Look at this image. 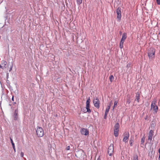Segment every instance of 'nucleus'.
I'll return each instance as SVG.
<instances>
[{"mask_svg": "<svg viewBox=\"0 0 160 160\" xmlns=\"http://www.w3.org/2000/svg\"><path fill=\"white\" fill-rule=\"evenodd\" d=\"M155 52V49L152 47L148 49L147 53L149 59H152L153 57H154Z\"/></svg>", "mask_w": 160, "mask_h": 160, "instance_id": "1", "label": "nucleus"}, {"mask_svg": "<svg viewBox=\"0 0 160 160\" xmlns=\"http://www.w3.org/2000/svg\"><path fill=\"white\" fill-rule=\"evenodd\" d=\"M37 134L38 137H41L44 135V131L41 127H38L36 129Z\"/></svg>", "mask_w": 160, "mask_h": 160, "instance_id": "2", "label": "nucleus"}, {"mask_svg": "<svg viewBox=\"0 0 160 160\" xmlns=\"http://www.w3.org/2000/svg\"><path fill=\"white\" fill-rule=\"evenodd\" d=\"M123 141L125 143L128 142L129 137V133L128 131L125 132L123 134Z\"/></svg>", "mask_w": 160, "mask_h": 160, "instance_id": "3", "label": "nucleus"}, {"mask_svg": "<svg viewBox=\"0 0 160 160\" xmlns=\"http://www.w3.org/2000/svg\"><path fill=\"white\" fill-rule=\"evenodd\" d=\"M113 144H111L109 146L108 150V153L110 156H112L113 153Z\"/></svg>", "mask_w": 160, "mask_h": 160, "instance_id": "4", "label": "nucleus"}, {"mask_svg": "<svg viewBox=\"0 0 160 160\" xmlns=\"http://www.w3.org/2000/svg\"><path fill=\"white\" fill-rule=\"evenodd\" d=\"M116 13L117 14V18L118 21H120L121 18V8L118 7L116 10Z\"/></svg>", "mask_w": 160, "mask_h": 160, "instance_id": "5", "label": "nucleus"}, {"mask_svg": "<svg viewBox=\"0 0 160 160\" xmlns=\"http://www.w3.org/2000/svg\"><path fill=\"white\" fill-rule=\"evenodd\" d=\"M80 132L82 135L85 136L88 135L89 134V131L87 128H82L80 129Z\"/></svg>", "mask_w": 160, "mask_h": 160, "instance_id": "6", "label": "nucleus"}, {"mask_svg": "<svg viewBox=\"0 0 160 160\" xmlns=\"http://www.w3.org/2000/svg\"><path fill=\"white\" fill-rule=\"evenodd\" d=\"M93 103L94 106L98 109L100 107V101L99 99L96 98L94 99Z\"/></svg>", "mask_w": 160, "mask_h": 160, "instance_id": "7", "label": "nucleus"}, {"mask_svg": "<svg viewBox=\"0 0 160 160\" xmlns=\"http://www.w3.org/2000/svg\"><path fill=\"white\" fill-rule=\"evenodd\" d=\"M153 131L152 130H151L149 132L148 140L150 141V142L152 141V137L153 135Z\"/></svg>", "mask_w": 160, "mask_h": 160, "instance_id": "8", "label": "nucleus"}, {"mask_svg": "<svg viewBox=\"0 0 160 160\" xmlns=\"http://www.w3.org/2000/svg\"><path fill=\"white\" fill-rule=\"evenodd\" d=\"M13 116L14 120H17L18 119V110L17 109H16L15 110Z\"/></svg>", "mask_w": 160, "mask_h": 160, "instance_id": "9", "label": "nucleus"}, {"mask_svg": "<svg viewBox=\"0 0 160 160\" xmlns=\"http://www.w3.org/2000/svg\"><path fill=\"white\" fill-rule=\"evenodd\" d=\"M1 64L3 67L4 68H7V62L5 60H2L1 61Z\"/></svg>", "mask_w": 160, "mask_h": 160, "instance_id": "10", "label": "nucleus"}, {"mask_svg": "<svg viewBox=\"0 0 160 160\" xmlns=\"http://www.w3.org/2000/svg\"><path fill=\"white\" fill-rule=\"evenodd\" d=\"M140 94L139 93H137L136 96V99L135 101L137 102H139V100L140 98Z\"/></svg>", "mask_w": 160, "mask_h": 160, "instance_id": "11", "label": "nucleus"}, {"mask_svg": "<svg viewBox=\"0 0 160 160\" xmlns=\"http://www.w3.org/2000/svg\"><path fill=\"white\" fill-rule=\"evenodd\" d=\"M151 109H152L155 112L157 113V112L158 108L157 106H153L152 107H151Z\"/></svg>", "mask_w": 160, "mask_h": 160, "instance_id": "12", "label": "nucleus"}, {"mask_svg": "<svg viewBox=\"0 0 160 160\" xmlns=\"http://www.w3.org/2000/svg\"><path fill=\"white\" fill-rule=\"evenodd\" d=\"M111 102H111L110 104L108 105L107 108H106L105 113H108L110 108Z\"/></svg>", "mask_w": 160, "mask_h": 160, "instance_id": "13", "label": "nucleus"}, {"mask_svg": "<svg viewBox=\"0 0 160 160\" xmlns=\"http://www.w3.org/2000/svg\"><path fill=\"white\" fill-rule=\"evenodd\" d=\"M86 109H87V111L86 112H84V113H86L87 112L88 113H90L91 112V110L90 109V106H86Z\"/></svg>", "mask_w": 160, "mask_h": 160, "instance_id": "14", "label": "nucleus"}, {"mask_svg": "<svg viewBox=\"0 0 160 160\" xmlns=\"http://www.w3.org/2000/svg\"><path fill=\"white\" fill-rule=\"evenodd\" d=\"M10 139L11 143L12 144V146L13 148V149H14V152H16V149H15V146L14 143V142H13V141L11 137H10Z\"/></svg>", "mask_w": 160, "mask_h": 160, "instance_id": "15", "label": "nucleus"}, {"mask_svg": "<svg viewBox=\"0 0 160 160\" xmlns=\"http://www.w3.org/2000/svg\"><path fill=\"white\" fill-rule=\"evenodd\" d=\"M127 38V34L126 33H124L122 35L121 39L125 41Z\"/></svg>", "mask_w": 160, "mask_h": 160, "instance_id": "16", "label": "nucleus"}, {"mask_svg": "<svg viewBox=\"0 0 160 160\" xmlns=\"http://www.w3.org/2000/svg\"><path fill=\"white\" fill-rule=\"evenodd\" d=\"M157 103V101L156 100L153 101L152 102L151 107H152L153 106H156V103Z\"/></svg>", "mask_w": 160, "mask_h": 160, "instance_id": "17", "label": "nucleus"}, {"mask_svg": "<svg viewBox=\"0 0 160 160\" xmlns=\"http://www.w3.org/2000/svg\"><path fill=\"white\" fill-rule=\"evenodd\" d=\"M119 125L118 123H117L114 126V129H119Z\"/></svg>", "mask_w": 160, "mask_h": 160, "instance_id": "18", "label": "nucleus"}, {"mask_svg": "<svg viewBox=\"0 0 160 160\" xmlns=\"http://www.w3.org/2000/svg\"><path fill=\"white\" fill-rule=\"evenodd\" d=\"M90 100L89 98L87 100V101L86 102V106H90Z\"/></svg>", "mask_w": 160, "mask_h": 160, "instance_id": "19", "label": "nucleus"}, {"mask_svg": "<svg viewBox=\"0 0 160 160\" xmlns=\"http://www.w3.org/2000/svg\"><path fill=\"white\" fill-rule=\"evenodd\" d=\"M109 78L110 81L111 82H112V80H113V79L114 78V77L113 75H111L110 76Z\"/></svg>", "mask_w": 160, "mask_h": 160, "instance_id": "20", "label": "nucleus"}, {"mask_svg": "<svg viewBox=\"0 0 160 160\" xmlns=\"http://www.w3.org/2000/svg\"><path fill=\"white\" fill-rule=\"evenodd\" d=\"M114 134L115 137H117L118 135V132L114 131Z\"/></svg>", "mask_w": 160, "mask_h": 160, "instance_id": "21", "label": "nucleus"}, {"mask_svg": "<svg viewBox=\"0 0 160 160\" xmlns=\"http://www.w3.org/2000/svg\"><path fill=\"white\" fill-rule=\"evenodd\" d=\"M77 3L78 5H80L82 3V0H76Z\"/></svg>", "mask_w": 160, "mask_h": 160, "instance_id": "22", "label": "nucleus"}, {"mask_svg": "<svg viewBox=\"0 0 160 160\" xmlns=\"http://www.w3.org/2000/svg\"><path fill=\"white\" fill-rule=\"evenodd\" d=\"M123 43L120 42V44H119V48L121 49H122L123 48Z\"/></svg>", "mask_w": 160, "mask_h": 160, "instance_id": "23", "label": "nucleus"}, {"mask_svg": "<svg viewBox=\"0 0 160 160\" xmlns=\"http://www.w3.org/2000/svg\"><path fill=\"white\" fill-rule=\"evenodd\" d=\"M145 137H143L142 139H141V144H143L145 140Z\"/></svg>", "mask_w": 160, "mask_h": 160, "instance_id": "24", "label": "nucleus"}, {"mask_svg": "<svg viewBox=\"0 0 160 160\" xmlns=\"http://www.w3.org/2000/svg\"><path fill=\"white\" fill-rule=\"evenodd\" d=\"M133 160H138V156L137 155H134L133 158Z\"/></svg>", "mask_w": 160, "mask_h": 160, "instance_id": "25", "label": "nucleus"}, {"mask_svg": "<svg viewBox=\"0 0 160 160\" xmlns=\"http://www.w3.org/2000/svg\"><path fill=\"white\" fill-rule=\"evenodd\" d=\"M131 102V101L129 98L127 99L126 103L129 104Z\"/></svg>", "mask_w": 160, "mask_h": 160, "instance_id": "26", "label": "nucleus"}, {"mask_svg": "<svg viewBox=\"0 0 160 160\" xmlns=\"http://www.w3.org/2000/svg\"><path fill=\"white\" fill-rule=\"evenodd\" d=\"M133 142V140L132 139H131L130 140L129 142H130V145L131 146H132L133 145V144H132Z\"/></svg>", "mask_w": 160, "mask_h": 160, "instance_id": "27", "label": "nucleus"}, {"mask_svg": "<svg viewBox=\"0 0 160 160\" xmlns=\"http://www.w3.org/2000/svg\"><path fill=\"white\" fill-rule=\"evenodd\" d=\"M131 64L130 63H129L127 64V67L128 68L131 67Z\"/></svg>", "mask_w": 160, "mask_h": 160, "instance_id": "28", "label": "nucleus"}, {"mask_svg": "<svg viewBox=\"0 0 160 160\" xmlns=\"http://www.w3.org/2000/svg\"><path fill=\"white\" fill-rule=\"evenodd\" d=\"M117 103H118V102L116 101H115L114 102V107H113V108H114V107L116 106L117 105Z\"/></svg>", "mask_w": 160, "mask_h": 160, "instance_id": "29", "label": "nucleus"}, {"mask_svg": "<svg viewBox=\"0 0 160 160\" xmlns=\"http://www.w3.org/2000/svg\"><path fill=\"white\" fill-rule=\"evenodd\" d=\"M108 113H105L104 116V118L106 119L107 117V116Z\"/></svg>", "mask_w": 160, "mask_h": 160, "instance_id": "30", "label": "nucleus"}, {"mask_svg": "<svg viewBox=\"0 0 160 160\" xmlns=\"http://www.w3.org/2000/svg\"><path fill=\"white\" fill-rule=\"evenodd\" d=\"M157 3L158 4L160 5V0H156Z\"/></svg>", "mask_w": 160, "mask_h": 160, "instance_id": "31", "label": "nucleus"}, {"mask_svg": "<svg viewBox=\"0 0 160 160\" xmlns=\"http://www.w3.org/2000/svg\"><path fill=\"white\" fill-rule=\"evenodd\" d=\"M21 156L22 157H23L24 156V153L22 152H21L20 154Z\"/></svg>", "mask_w": 160, "mask_h": 160, "instance_id": "32", "label": "nucleus"}, {"mask_svg": "<svg viewBox=\"0 0 160 160\" xmlns=\"http://www.w3.org/2000/svg\"><path fill=\"white\" fill-rule=\"evenodd\" d=\"M66 149L67 150H68L70 149V146H68L67 147V148H66Z\"/></svg>", "mask_w": 160, "mask_h": 160, "instance_id": "33", "label": "nucleus"}, {"mask_svg": "<svg viewBox=\"0 0 160 160\" xmlns=\"http://www.w3.org/2000/svg\"><path fill=\"white\" fill-rule=\"evenodd\" d=\"M12 64L9 68V71L12 70Z\"/></svg>", "mask_w": 160, "mask_h": 160, "instance_id": "34", "label": "nucleus"}, {"mask_svg": "<svg viewBox=\"0 0 160 160\" xmlns=\"http://www.w3.org/2000/svg\"><path fill=\"white\" fill-rule=\"evenodd\" d=\"M119 129H114V131L119 132Z\"/></svg>", "mask_w": 160, "mask_h": 160, "instance_id": "35", "label": "nucleus"}, {"mask_svg": "<svg viewBox=\"0 0 160 160\" xmlns=\"http://www.w3.org/2000/svg\"><path fill=\"white\" fill-rule=\"evenodd\" d=\"M0 68H2V69H3L4 68H3V66H1L0 64Z\"/></svg>", "mask_w": 160, "mask_h": 160, "instance_id": "36", "label": "nucleus"}, {"mask_svg": "<svg viewBox=\"0 0 160 160\" xmlns=\"http://www.w3.org/2000/svg\"><path fill=\"white\" fill-rule=\"evenodd\" d=\"M124 40H122V39H121L120 42H122L124 43Z\"/></svg>", "mask_w": 160, "mask_h": 160, "instance_id": "37", "label": "nucleus"}, {"mask_svg": "<svg viewBox=\"0 0 160 160\" xmlns=\"http://www.w3.org/2000/svg\"><path fill=\"white\" fill-rule=\"evenodd\" d=\"M14 96H12V101H14Z\"/></svg>", "mask_w": 160, "mask_h": 160, "instance_id": "38", "label": "nucleus"}, {"mask_svg": "<svg viewBox=\"0 0 160 160\" xmlns=\"http://www.w3.org/2000/svg\"><path fill=\"white\" fill-rule=\"evenodd\" d=\"M159 153L158 160H160V152H159Z\"/></svg>", "mask_w": 160, "mask_h": 160, "instance_id": "39", "label": "nucleus"}, {"mask_svg": "<svg viewBox=\"0 0 160 160\" xmlns=\"http://www.w3.org/2000/svg\"><path fill=\"white\" fill-rule=\"evenodd\" d=\"M83 112H86V108H84L83 109Z\"/></svg>", "mask_w": 160, "mask_h": 160, "instance_id": "40", "label": "nucleus"}, {"mask_svg": "<svg viewBox=\"0 0 160 160\" xmlns=\"http://www.w3.org/2000/svg\"><path fill=\"white\" fill-rule=\"evenodd\" d=\"M158 152H160V148L158 150Z\"/></svg>", "mask_w": 160, "mask_h": 160, "instance_id": "41", "label": "nucleus"}, {"mask_svg": "<svg viewBox=\"0 0 160 160\" xmlns=\"http://www.w3.org/2000/svg\"><path fill=\"white\" fill-rule=\"evenodd\" d=\"M16 103V102H13V105H14Z\"/></svg>", "mask_w": 160, "mask_h": 160, "instance_id": "42", "label": "nucleus"}, {"mask_svg": "<svg viewBox=\"0 0 160 160\" xmlns=\"http://www.w3.org/2000/svg\"><path fill=\"white\" fill-rule=\"evenodd\" d=\"M119 33H120V34H122V32H119Z\"/></svg>", "mask_w": 160, "mask_h": 160, "instance_id": "43", "label": "nucleus"}, {"mask_svg": "<svg viewBox=\"0 0 160 160\" xmlns=\"http://www.w3.org/2000/svg\"><path fill=\"white\" fill-rule=\"evenodd\" d=\"M97 160H100V159L99 158H98L97 159Z\"/></svg>", "mask_w": 160, "mask_h": 160, "instance_id": "44", "label": "nucleus"}, {"mask_svg": "<svg viewBox=\"0 0 160 160\" xmlns=\"http://www.w3.org/2000/svg\"><path fill=\"white\" fill-rule=\"evenodd\" d=\"M58 79H59V78H57V81H58Z\"/></svg>", "mask_w": 160, "mask_h": 160, "instance_id": "45", "label": "nucleus"}, {"mask_svg": "<svg viewBox=\"0 0 160 160\" xmlns=\"http://www.w3.org/2000/svg\"><path fill=\"white\" fill-rule=\"evenodd\" d=\"M147 119V118H145V119Z\"/></svg>", "mask_w": 160, "mask_h": 160, "instance_id": "46", "label": "nucleus"}]
</instances>
